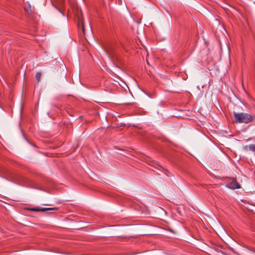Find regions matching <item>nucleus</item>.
<instances>
[{
    "label": "nucleus",
    "mask_w": 255,
    "mask_h": 255,
    "mask_svg": "<svg viewBox=\"0 0 255 255\" xmlns=\"http://www.w3.org/2000/svg\"><path fill=\"white\" fill-rule=\"evenodd\" d=\"M58 210V208L57 207H53V208H41V212H45L49 210H55L57 211Z\"/></svg>",
    "instance_id": "20e7f679"
},
{
    "label": "nucleus",
    "mask_w": 255,
    "mask_h": 255,
    "mask_svg": "<svg viewBox=\"0 0 255 255\" xmlns=\"http://www.w3.org/2000/svg\"><path fill=\"white\" fill-rule=\"evenodd\" d=\"M227 187L232 189H239L241 188L240 184L237 182L236 179H233L231 182H229Z\"/></svg>",
    "instance_id": "f03ea898"
},
{
    "label": "nucleus",
    "mask_w": 255,
    "mask_h": 255,
    "mask_svg": "<svg viewBox=\"0 0 255 255\" xmlns=\"http://www.w3.org/2000/svg\"><path fill=\"white\" fill-rule=\"evenodd\" d=\"M233 115L235 119V123L248 124L253 122L255 119V117L250 114L246 113L234 112Z\"/></svg>",
    "instance_id": "f257e3e1"
},
{
    "label": "nucleus",
    "mask_w": 255,
    "mask_h": 255,
    "mask_svg": "<svg viewBox=\"0 0 255 255\" xmlns=\"http://www.w3.org/2000/svg\"><path fill=\"white\" fill-rule=\"evenodd\" d=\"M27 210L34 212H41V208L38 207L28 208Z\"/></svg>",
    "instance_id": "423d86ee"
},
{
    "label": "nucleus",
    "mask_w": 255,
    "mask_h": 255,
    "mask_svg": "<svg viewBox=\"0 0 255 255\" xmlns=\"http://www.w3.org/2000/svg\"><path fill=\"white\" fill-rule=\"evenodd\" d=\"M249 149L250 150L255 151V144H252L249 145Z\"/></svg>",
    "instance_id": "0eeeda50"
},
{
    "label": "nucleus",
    "mask_w": 255,
    "mask_h": 255,
    "mask_svg": "<svg viewBox=\"0 0 255 255\" xmlns=\"http://www.w3.org/2000/svg\"><path fill=\"white\" fill-rule=\"evenodd\" d=\"M78 27L79 28L81 27L82 28L83 33L85 34L84 21L82 17H79L78 18Z\"/></svg>",
    "instance_id": "7ed1b4c3"
},
{
    "label": "nucleus",
    "mask_w": 255,
    "mask_h": 255,
    "mask_svg": "<svg viewBox=\"0 0 255 255\" xmlns=\"http://www.w3.org/2000/svg\"><path fill=\"white\" fill-rule=\"evenodd\" d=\"M41 73L40 72H37L35 74V78L37 82H39L40 80L41 77Z\"/></svg>",
    "instance_id": "39448f33"
}]
</instances>
